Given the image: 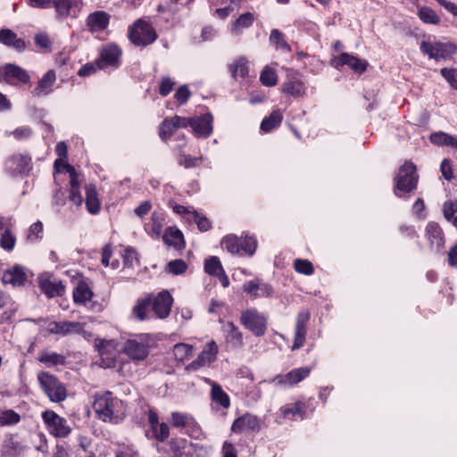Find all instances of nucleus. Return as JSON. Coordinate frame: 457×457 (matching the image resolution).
Wrapping results in <instances>:
<instances>
[{"instance_id":"obj_4","label":"nucleus","mask_w":457,"mask_h":457,"mask_svg":"<svg viewBox=\"0 0 457 457\" xmlns=\"http://www.w3.org/2000/svg\"><path fill=\"white\" fill-rule=\"evenodd\" d=\"M221 245L224 249L233 254L253 255L257 248V241L253 237H237L228 235L223 237Z\"/></svg>"},{"instance_id":"obj_57","label":"nucleus","mask_w":457,"mask_h":457,"mask_svg":"<svg viewBox=\"0 0 457 457\" xmlns=\"http://www.w3.org/2000/svg\"><path fill=\"white\" fill-rule=\"evenodd\" d=\"M187 263L180 259L170 262L167 264V270L172 274L179 275L187 270Z\"/></svg>"},{"instance_id":"obj_16","label":"nucleus","mask_w":457,"mask_h":457,"mask_svg":"<svg viewBox=\"0 0 457 457\" xmlns=\"http://www.w3.org/2000/svg\"><path fill=\"white\" fill-rule=\"evenodd\" d=\"M121 50L116 45H107L100 52V56L96 60L99 69H105L109 66L117 68L120 64Z\"/></svg>"},{"instance_id":"obj_20","label":"nucleus","mask_w":457,"mask_h":457,"mask_svg":"<svg viewBox=\"0 0 457 457\" xmlns=\"http://www.w3.org/2000/svg\"><path fill=\"white\" fill-rule=\"evenodd\" d=\"M243 290L252 298L270 297L273 294L272 287L259 279L245 282L243 285Z\"/></svg>"},{"instance_id":"obj_30","label":"nucleus","mask_w":457,"mask_h":457,"mask_svg":"<svg viewBox=\"0 0 457 457\" xmlns=\"http://www.w3.org/2000/svg\"><path fill=\"white\" fill-rule=\"evenodd\" d=\"M9 168L17 173H25L31 168L30 158L23 154L13 155L8 161Z\"/></svg>"},{"instance_id":"obj_60","label":"nucleus","mask_w":457,"mask_h":457,"mask_svg":"<svg viewBox=\"0 0 457 457\" xmlns=\"http://www.w3.org/2000/svg\"><path fill=\"white\" fill-rule=\"evenodd\" d=\"M65 171L70 174V186L71 188H79L80 181L79 179V174L76 172L73 166L70 164H64Z\"/></svg>"},{"instance_id":"obj_13","label":"nucleus","mask_w":457,"mask_h":457,"mask_svg":"<svg viewBox=\"0 0 457 457\" xmlns=\"http://www.w3.org/2000/svg\"><path fill=\"white\" fill-rule=\"evenodd\" d=\"M310 318L311 313L307 310H303L298 312L295 320L294 343L291 346L292 351H295L303 346L306 340L307 324L310 320Z\"/></svg>"},{"instance_id":"obj_33","label":"nucleus","mask_w":457,"mask_h":457,"mask_svg":"<svg viewBox=\"0 0 457 457\" xmlns=\"http://www.w3.org/2000/svg\"><path fill=\"white\" fill-rule=\"evenodd\" d=\"M152 297L146 296L144 298H139L134 307L132 308V314L138 320H145L147 319V312L149 307L151 306Z\"/></svg>"},{"instance_id":"obj_61","label":"nucleus","mask_w":457,"mask_h":457,"mask_svg":"<svg viewBox=\"0 0 457 457\" xmlns=\"http://www.w3.org/2000/svg\"><path fill=\"white\" fill-rule=\"evenodd\" d=\"M200 162H201L200 158H195V157L193 158L190 155H187V154H180L179 159V163L180 165L184 166L185 168L195 167V166L199 165Z\"/></svg>"},{"instance_id":"obj_14","label":"nucleus","mask_w":457,"mask_h":457,"mask_svg":"<svg viewBox=\"0 0 457 457\" xmlns=\"http://www.w3.org/2000/svg\"><path fill=\"white\" fill-rule=\"evenodd\" d=\"M30 79L28 72L15 64H6L0 68V81L17 85L18 83H27Z\"/></svg>"},{"instance_id":"obj_11","label":"nucleus","mask_w":457,"mask_h":457,"mask_svg":"<svg viewBox=\"0 0 457 457\" xmlns=\"http://www.w3.org/2000/svg\"><path fill=\"white\" fill-rule=\"evenodd\" d=\"M212 115L205 113L202 116L186 118V128L190 126L197 137H208L212 132Z\"/></svg>"},{"instance_id":"obj_1","label":"nucleus","mask_w":457,"mask_h":457,"mask_svg":"<svg viewBox=\"0 0 457 457\" xmlns=\"http://www.w3.org/2000/svg\"><path fill=\"white\" fill-rule=\"evenodd\" d=\"M93 407L98 418L104 422L117 423L125 416L123 402L111 392L96 395Z\"/></svg>"},{"instance_id":"obj_63","label":"nucleus","mask_w":457,"mask_h":457,"mask_svg":"<svg viewBox=\"0 0 457 457\" xmlns=\"http://www.w3.org/2000/svg\"><path fill=\"white\" fill-rule=\"evenodd\" d=\"M125 265L132 267L134 262H137V253L132 248H126L123 254Z\"/></svg>"},{"instance_id":"obj_55","label":"nucleus","mask_w":457,"mask_h":457,"mask_svg":"<svg viewBox=\"0 0 457 457\" xmlns=\"http://www.w3.org/2000/svg\"><path fill=\"white\" fill-rule=\"evenodd\" d=\"M154 437L158 441L163 442L170 435V429L166 423H158L152 428Z\"/></svg>"},{"instance_id":"obj_49","label":"nucleus","mask_w":457,"mask_h":457,"mask_svg":"<svg viewBox=\"0 0 457 457\" xmlns=\"http://www.w3.org/2000/svg\"><path fill=\"white\" fill-rule=\"evenodd\" d=\"M189 220H194L199 230L205 232L208 231L212 228L211 221L202 213H199L196 211L192 212V216L189 218Z\"/></svg>"},{"instance_id":"obj_2","label":"nucleus","mask_w":457,"mask_h":457,"mask_svg":"<svg viewBox=\"0 0 457 457\" xmlns=\"http://www.w3.org/2000/svg\"><path fill=\"white\" fill-rule=\"evenodd\" d=\"M154 337L151 334L143 333L125 341L122 352L132 361H144L149 354V349L154 345Z\"/></svg>"},{"instance_id":"obj_27","label":"nucleus","mask_w":457,"mask_h":457,"mask_svg":"<svg viewBox=\"0 0 457 457\" xmlns=\"http://www.w3.org/2000/svg\"><path fill=\"white\" fill-rule=\"evenodd\" d=\"M109 24V15L102 11L95 12L88 15L87 26L92 32L102 31Z\"/></svg>"},{"instance_id":"obj_43","label":"nucleus","mask_w":457,"mask_h":457,"mask_svg":"<svg viewBox=\"0 0 457 457\" xmlns=\"http://www.w3.org/2000/svg\"><path fill=\"white\" fill-rule=\"evenodd\" d=\"M39 361L46 363L47 366H54L63 364L65 357L56 353L44 352L40 354Z\"/></svg>"},{"instance_id":"obj_15","label":"nucleus","mask_w":457,"mask_h":457,"mask_svg":"<svg viewBox=\"0 0 457 457\" xmlns=\"http://www.w3.org/2000/svg\"><path fill=\"white\" fill-rule=\"evenodd\" d=\"M173 298L171 295L163 290L152 299L151 309L159 319H165L170 315Z\"/></svg>"},{"instance_id":"obj_25","label":"nucleus","mask_w":457,"mask_h":457,"mask_svg":"<svg viewBox=\"0 0 457 457\" xmlns=\"http://www.w3.org/2000/svg\"><path fill=\"white\" fill-rule=\"evenodd\" d=\"M56 80V73L54 70H49L38 81L37 87L32 91L34 96L41 97L52 92V87Z\"/></svg>"},{"instance_id":"obj_5","label":"nucleus","mask_w":457,"mask_h":457,"mask_svg":"<svg viewBox=\"0 0 457 457\" xmlns=\"http://www.w3.org/2000/svg\"><path fill=\"white\" fill-rule=\"evenodd\" d=\"M417 182L418 175L415 165L406 162L400 167L395 179V194L400 196L399 191L406 193L413 191L417 187Z\"/></svg>"},{"instance_id":"obj_56","label":"nucleus","mask_w":457,"mask_h":457,"mask_svg":"<svg viewBox=\"0 0 457 457\" xmlns=\"http://www.w3.org/2000/svg\"><path fill=\"white\" fill-rule=\"evenodd\" d=\"M185 440L171 439L169 443L172 457H184Z\"/></svg>"},{"instance_id":"obj_48","label":"nucleus","mask_w":457,"mask_h":457,"mask_svg":"<svg viewBox=\"0 0 457 457\" xmlns=\"http://www.w3.org/2000/svg\"><path fill=\"white\" fill-rule=\"evenodd\" d=\"M170 421L174 427L185 428L193 423V418L187 414L172 412Z\"/></svg>"},{"instance_id":"obj_38","label":"nucleus","mask_w":457,"mask_h":457,"mask_svg":"<svg viewBox=\"0 0 457 457\" xmlns=\"http://www.w3.org/2000/svg\"><path fill=\"white\" fill-rule=\"evenodd\" d=\"M430 140L437 145H449L457 148V137L445 132H436L430 136Z\"/></svg>"},{"instance_id":"obj_50","label":"nucleus","mask_w":457,"mask_h":457,"mask_svg":"<svg viewBox=\"0 0 457 457\" xmlns=\"http://www.w3.org/2000/svg\"><path fill=\"white\" fill-rule=\"evenodd\" d=\"M20 420V415L12 410L5 411L0 414L1 426L17 424Z\"/></svg>"},{"instance_id":"obj_12","label":"nucleus","mask_w":457,"mask_h":457,"mask_svg":"<svg viewBox=\"0 0 457 457\" xmlns=\"http://www.w3.org/2000/svg\"><path fill=\"white\" fill-rule=\"evenodd\" d=\"M281 90L284 94H287L295 98L303 97L306 94V87L302 79V76L294 71H290L287 73L286 81L283 83Z\"/></svg>"},{"instance_id":"obj_39","label":"nucleus","mask_w":457,"mask_h":457,"mask_svg":"<svg viewBox=\"0 0 457 457\" xmlns=\"http://www.w3.org/2000/svg\"><path fill=\"white\" fill-rule=\"evenodd\" d=\"M92 295L93 293L84 282L79 283L73 291V299L77 303H85L91 299Z\"/></svg>"},{"instance_id":"obj_28","label":"nucleus","mask_w":457,"mask_h":457,"mask_svg":"<svg viewBox=\"0 0 457 457\" xmlns=\"http://www.w3.org/2000/svg\"><path fill=\"white\" fill-rule=\"evenodd\" d=\"M60 17L75 14L80 0H51Z\"/></svg>"},{"instance_id":"obj_21","label":"nucleus","mask_w":457,"mask_h":457,"mask_svg":"<svg viewBox=\"0 0 457 457\" xmlns=\"http://www.w3.org/2000/svg\"><path fill=\"white\" fill-rule=\"evenodd\" d=\"M260 422L256 416L245 414L244 416L234 420L231 430L235 433L244 431H258L260 429Z\"/></svg>"},{"instance_id":"obj_34","label":"nucleus","mask_w":457,"mask_h":457,"mask_svg":"<svg viewBox=\"0 0 457 457\" xmlns=\"http://www.w3.org/2000/svg\"><path fill=\"white\" fill-rule=\"evenodd\" d=\"M280 411L284 418H288L291 415L293 419H303L305 417V404L302 402H296L292 405L283 406Z\"/></svg>"},{"instance_id":"obj_35","label":"nucleus","mask_w":457,"mask_h":457,"mask_svg":"<svg viewBox=\"0 0 457 457\" xmlns=\"http://www.w3.org/2000/svg\"><path fill=\"white\" fill-rule=\"evenodd\" d=\"M212 386L211 395L212 401L219 403L223 408H228L230 400L228 395L222 390L221 386L214 381L208 380Z\"/></svg>"},{"instance_id":"obj_54","label":"nucleus","mask_w":457,"mask_h":457,"mask_svg":"<svg viewBox=\"0 0 457 457\" xmlns=\"http://www.w3.org/2000/svg\"><path fill=\"white\" fill-rule=\"evenodd\" d=\"M294 268L298 273L304 275H312L313 273V266L312 262L307 260H295Z\"/></svg>"},{"instance_id":"obj_44","label":"nucleus","mask_w":457,"mask_h":457,"mask_svg":"<svg viewBox=\"0 0 457 457\" xmlns=\"http://www.w3.org/2000/svg\"><path fill=\"white\" fill-rule=\"evenodd\" d=\"M226 329L228 331V341L233 345H240L243 341V337L241 332L238 330V328L234 323L228 322L226 324Z\"/></svg>"},{"instance_id":"obj_10","label":"nucleus","mask_w":457,"mask_h":457,"mask_svg":"<svg viewBox=\"0 0 457 457\" xmlns=\"http://www.w3.org/2000/svg\"><path fill=\"white\" fill-rule=\"evenodd\" d=\"M310 373L311 368L301 367L294 369L286 374L277 375L269 382L278 386H293L306 378Z\"/></svg>"},{"instance_id":"obj_31","label":"nucleus","mask_w":457,"mask_h":457,"mask_svg":"<svg viewBox=\"0 0 457 457\" xmlns=\"http://www.w3.org/2000/svg\"><path fill=\"white\" fill-rule=\"evenodd\" d=\"M255 21V16L252 12H245L241 14L232 24L231 33L238 36L242 33L243 29L251 27Z\"/></svg>"},{"instance_id":"obj_18","label":"nucleus","mask_w":457,"mask_h":457,"mask_svg":"<svg viewBox=\"0 0 457 457\" xmlns=\"http://www.w3.org/2000/svg\"><path fill=\"white\" fill-rule=\"evenodd\" d=\"M425 237L430 244V247L436 252H440L445 246V236L444 232L435 221H430L426 226Z\"/></svg>"},{"instance_id":"obj_32","label":"nucleus","mask_w":457,"mask_h":457,"mask_svg":"<svg viewBox=\"0 0 457 457\" xmlns=\"http://www.w3.org/2000/svg\"><path fill=\"white\" fill-rule=\"evenodd\" d=\"M86 205L87 211L92 214L97 213L100 210L96 188L92 184L86 186Z\"/></svg>"},{"instance_id":"obj_46","label":"nucleus","mask_w":457,"mask_h":457,"mask_svg":"<svg viewBox=\"0 0 457 457\" xmlns=\"http://www.w3.org/2000/svg\"><path fill=\"white\" fill-rule=\"evenodd\" d=\"M223 268L218 257L212 256L205 261L204 270L206 273L212 276H218Z\"/></svg>"},{"instance_id":"obj_9","label":"nucleus","mask_w":457,"mask_h":457,"mask_svg":"<svg viewBox=\"0 0 457 457\" xmlns=\"http://www.w3.org/2000/svg\"><path fill=\"white\" fill-rule=\"evenodd\" d=\"M241 323L255 336H262L266 330L267 319L255 309H249L242 312Z\"/></svg>"},{"instance_id":"obj_47","label":"nucleus","mask_w":457,"mask_h":457,"mask_svg":"<svg viewBox=\"0 0 457 457\" xmlns=\"http://www.w3.org/2000/svg\"><path fill=\"white\" fill-rule=\"evenodd\" d=\"M260 80L266 87H273L278 82V76L273 69L266 67L260 75Z\"/></svg>"},{"instance_id":"obj_26","label":"nucleus","mask_w":457,"mask_h":457,"mask_svg":"<svg viewBox=\"0 0 457 457\" xmlns=\"http://www.w3.org/2000/svg\"><path fill=\"white\" fill-rule=\"evenodd\" d=\"M0 42L9 47L21 52L26 48L25 41L18 37L17 34L9 29H3L0 30Z\"/></svg>"},{"instance_id":"obj_42","label":"nucleus","mask_w":457,"mask_h":457,"mask_svg":"<svg viewBox=\"0 0 457 457\" xmlns=\"http://www.w3.org/2000/svg\"><path fill=\"white\" fill-rule=\"evenodd\" d=\"M217 353H218V345H216V343L214 341H211L203 349V351L199 354V357L206 364H209L216 359Z\"/></svg>"},{"instance_id":"obj_64","label":"nucleus","mask_w":457,"mask_h":457,"mask_svg":"<svg viewBox=\"0 0 457 457\" xmlns=\"http://www.w3.org/2000/svg\"><path fill=\"white\" fill-rule=\"evenodd\" d=\"M151 232L156 237H159L162 230V220L156 214L152 216Z\"/></svg>"},{"instance_id":"obj_23","label":"nucleus","mask_w":457,"mask_h":457,"mask_svg":"<svg viewBox=\"0 0 457 457\" xmlns=\"http://www.w3.org/2000/svg\"><path fill=\"white\" fill-rule=\"evenodd\" d=\"M343 65H348L353 71L362 73L367 69L368 62L347 53H343L336 60V67Z\"/></svg>"},{"instance_id":"obj_58","label":"nucleus","mask_w":457,"mask_h":457,"mask_svg":"<svg viewBox=\"0 0 457 457\" xmlns=\"http://www.w3.org/2000/svg\"><path fill=\"white\" fill-rule=\"evenodd\" d=\"M442 76L448 81L451 87L457 90V74L454 69L443 68Z\"/></svg>"},{"instance_id":"obj_62","label":"nucleus","mask_w":457,"mask_h":457,"mask_svg":"<svg viewBox=\"0 0 457 457\" xmlns=\"http://www.w3.org/2000/svg\"><path fill=\"white\" fill-rule=\"evenodd\" d=\"M190 96L191 92L187 86L179 87L175 93V98L180 104H185Z\"/></svg>"},{"instance_id":"obj_52","label":"nucleus","mask_w":457,"mask_h":457,"mask_svg":"<svg viewBox=\"0 0 457 457\" xmlns=\"http://www.w3.org/2000/svg\"><path fill=\"white\" fill-rule=\"evenodd\" d=\"M16 238L9 229H5L0 237V245L6 251H11L14 248Z\"/></svg>"},{"instance_id":"obj_3","label":"nucleus","mask_w":457,"mask_h":457,"mask_svg":"<svg viewBox=\"0 0 457 457\" xmlns=\"http://www.w3.org/2000/svg\"><path fill=\"white\" fill-rule=\"evenodd\" d=\"M42 390L54 403H60L66 399L67 390L57 378L48 372H41L37 376Z\"/></svg>"},{"instance_id":"obj_19","label":"nucleus","mask_w":457,"mask_h":457,"mask_svg":"<svg viewBox=\"0 0 457 457\" xmlns=\"http://www.w3.org/2000/svg\"><path fill=\"white\" fill-rule=\"evenodd\" d=\"M186 117L175 115L166 118L161 123L159 129V136L163 141H167L174 134L175 130L179 128H186Z\"/></svg>"},{"instance_id":"obj_7","label":"nucleus","mask_w":457,"mask_h":457,"mask_svg":"<svg viewBox=\"0 0 457 457\" xmlns=\"http://www.w3.org/2000/svg\"><path fill=\"white\" fill-rule=\"evenodd\" d=\"M129 37L134 45L145 46L156 39V33L148 22L138 20L129 28Z\"/></svg>"},{"instance_id":"obj_29","label":"nucleus","mask_w":457,"mask_h":457,"mask_svg":"<svg viewBox=\"0 0 457 457\" xmlns=\"http://www.w3.org/2000/svg\"><path fill=\"white\" fill-rule=\"evenodd\" d=\"M162 239L166 245L175 248L184 246L183 234L177 228L169 227L166 228Z\"/></svg>"},{"instance_id":"obj_45","label":"nucleus","mask_w":457,"mask_h":457,"mask_svg":"<svg viewBox=\"0 0 457 457\" xmlns=\"http://www.w3.org/2000/svg\"><path fill=\"white\" fill-rule=\"evenodd\" d=\"M418 15L422 21L429 24H437L440 21L436 12L427 6L420 8Z\"/></svg>"},{"instance_id":"obj_24","label":"nucleus","mask_w":457,"mask_h":457,"mask_svg":"<svg viewBox=\"0 0 457 457\" xmlns=\"http://www.w3.org/2000/svg\"><path fill=\"white\" fill-rule=\"evenodd\" d=\"M39 287L48 297L61 296L65 292V287L62 281L52 280L45 276L39 278Z\"/></svg>"},{"instance_id":"obj_41","label":"nucleus","mask_w":457,"mask_h":457,"mask_svg":"<svg viewBox=\"0 0 457 457\" xmlns=\"http://www.w3.org/2000/svg\"><path fill=\"white\" fill-rule=\"evenodd\" d=\"M173 354L176 360L184 361L193 356V347L187 344H177L173 347Z\"/></svg>"},{"instance_id":"obj_6","label":"nucleus","mask_w":457,"mask_h":457,"mask_svg":"<svg viewBox=\"0 0 457 457\" xmlns=\"http://www.w3.org/2000/svg\"><path fill=\"white\" fill-rule=\"evenodd\" d=\"M42 420L48 433L54 437H67L71 433L68 420L51 410L42 412Z\"/></svg>"},{"instance_id":"obj_8","label":"nucleus","mask_w":457,"mask_h":457,"mask_svg":"<svg viewBox=\"0 0 457 457\" xmlns=\"http://www.w3.org/2000/svg\"><path fill=\"white\" fill-rule=\"evenodd\" d=\"M420 50L423 54H428L429 58L439 60L451 57L456 53L457 48L453 44L422 41Z\"/></svg>"},{"instance_id":"obj_40","label":"nucleus","mask_w":457,"mask_h":457,"mask_svg":"<svg viewBox=\"0 0 457 457\" xmlns=\"http://www.w3.org/2000/svg\"><path fill=\"white\" fill-rule=\"evenodd\" d=\"M230 72L235 79L245 78L248 73V64L245 58L236 60L229 66Z\"/></svg>"},{"instance_id":"obj_59","label":"nucleus","mask_w":457,"mask_h":457,"mask_svg":"<svg viewBox=\"0 0 457 457\" xmlns=\"http://www.w3.org/2000/svg\"><path fill=\"white\" fill-rule=\"evenodd\" d=\"M175 85V82L169 77H164L162 79L160 87H159V93L162 96H168L171 90L173 89V87Z\"/></svg>"},{"instance_id":"obj_37","label":"nucleus","mask_w":457,"mask_h":457,"mask_svg":"<svg viewBox=\"0 0 457 457\" xmlns=\"http://www.w3.org/2000/svg\"><path fill=\"white\" fill-rule=\"evenodd\" d=\"M283 120V115L279 111L272 112L270 116L265 117L261 123V129L264 132H270L278 127Z\"/></svg>"},{"instance_id":"obj_53","label":"nucleus","mask_w":457,"mask_h":457,"mask_svg":"<svg viewBox=\"0 0 457 457\" xmlns=\"http://www.w3.org/2000/svg\"><path fill=\"white\" fill-rule=\"evenodd\" d=\"M43 232V224L41 221H37L33 223L29 228L27 235V240L29 242H36L42 237L41 234Z\"/></svg>"},{"instance_id":"obj_22","label":"nucleus","mask_w":457,"mask_h":457,"mask_svg":"<svg viewBox=\"0 0 457 457\" xmlns=\"http://www.w3.org/2000/svg\"><path fill=\"white\" fill-rule=\"evenodd\" d=\"M28 278L26 269L21 265H15L3 274L2 280L4 284H11L14 287L23 286Z\"/></svg>"},{"instance_id":"obj_36","label":"nucleus","mask_w":457,"mask_h":457,"mask_svg":"<svg viewBox=\"0 0 457 457\" xmlns=\"http://www.w3.org/2000/svg\"><path fill=\"white\" fill-rule=\"evenodd\" d=\"M96 346L98 348L100 355L106 359L114 360L115 353L117 352V343L113 340H100Z\"/></svg>"},{"instance_id":"obj_51","label":"nucleus","mask_w":457,"mask_h":457,"mask_svg":"<svg viewBox=\"0 0 457 457\" xmlns=\"http://www.w3.org/2000/svg\"><path fill=\"white\" fill-rule=\"evenodd\" d=\"M270 40L276 45L277 48L290 51V46L285 40L283 34L278 29H275L271 30Z\"/></svg>"},{"instance_id":"obj_17","label":"nucleus","mask_w":457,"mask_h":457,"mask_svg":"<svg viewBox=\"0 0 457 457\" xmlns=\"http://www.w3.org/2000/svg\"><path fill=\"white\" fill-rule=\"evenodd\" d=\"M83 329L84 324L77 321H53L47 327L49 333L63 337L71 334H79Z\"/></svg>"}]
</instances>
